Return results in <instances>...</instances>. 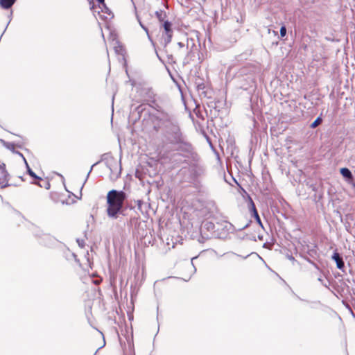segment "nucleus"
Listing matches in <instances>:
<instances>
[{"mask_svg": "<svg viewBox=\"0 0 355 355\" xmlns=\"http://www.w3.org/2000/svg\"><path fill=\"white\" fill-rule=\"evenodd\" d=\"M94 283H95V284H98V281H95V282H94Z\"/></svg>", "mask_w": 355, "mask_h": 355, "instance_id": "a878e982", "label": "nucleus"}, {"mask_svg": "<svg viewBox=\"0 0 355 355\" xmlns=\"http://www.w3.org/2000/svg\"><path fill=\"white\" fill-rule=\"evenodd\" d=\"M171 23L168 21H165L163 24L164 33L162 34V40L164 43V46L168 45L171 42L173 36V31L171 29Z\"/></svg>", "mask_w": 355, "mask_h": 355, "instance_id": "20e7f679", "label": "nucleus"}, {"mask_svg": "<svg viewBox=\"0 0 355 355\" xmlns=\"http://www.w3.org/2000/svg\"><path fill=\"white\" fill-rule=\"evenodd\" d=\"M154 108L155 113L153 114V115L159 121V125H166L168 123L173 124V116L171 114L163 110L162 108L157 105H156Z\"/></svg>", "mask_w": 355, "mask_h": 355, "instance_id": "7ed1b4c3", "label": "nucleus"}, {"mask_svg": "<svg viewBox=\"0 0 355 355\" xmlns=\"http://www.w3.org/2000/svg\"><path fill=\"white\" fill-rule=\"evenodd\" d=\"M250 209L252 211L253 216H254V218H256V220L259 223V224L262 227L263 225L261 222V219H260L258 212L256 209L254 203L251 198H250Z\"/></svg>", "mask_w": 355, "mask_h": 355, "instance_id": "0eeeda50", "label": "nucleus"}, {"mask_svg": "<svg viewBox=\"0 0 355 355\" xmlns=\"http://www.w3.org/2000/svg\"><path fill=\"white\" fill-rule=\"evenodd\" d=\"M20 155H21V156L23 157V159H24V162H25V163H26V167H27V171H28V174H29L32 178H35V179L41 180V178H39L38 176H37V175H35V173H34V172L31 169V168L29 167V166H28V163H27L26 160V159H25V158L23 157V155H22L21 154H20Z\"/></svg>", "mask_w": 355, "mask_h": 355, "instance_id": "9d476101", "label": "nucleus"}, {"mask_svg": "<svg viewBox=\"0 0 355 355\" xmlns=\"http://www.w3.org/2000/svg\"><path fill=\"white\" fill-rule=\"evenodd\" d=\"M332 259L336 261V266L338 269L342 270L345 267V263L343 260V258L337 252H335L334 253Z\"/></svg>", "mask_w": 355, "mask_h": 355, "instance_id": "423d86ee", "label": "nucleus"}, {"mask_svg": "<svg viewBox=\"0 0 355 355\" xmlns=\"http://www.w3.org/2000/svg\"><path fill=\"white\" fill-rule=\"evenodd\" d=\"M129 347H130V349L132 350V348H133V345H132V344L130 343H129Z\"/></svg>", "mask_w": 355, "mask_h": 355, "instance_id": "5701e85b", "label": "nucleus"}, {"mask_svg": "<svg viewBox=\"0 0 355 355\" xmlns=\"http://www.w3.org/2000/svg\"><path fill=\"white\" fill-rule=\"evenodd\" d=\"M140 25L142 27V28L146 32V33L148 35V37L150 39V35H149V33H148V28L146 27H145L144 26H143V24L141 22H140Z\"/></svg>", "mask_w": 355, "mask_h": 355, "instance_id": "dca6fc26", "label": "nucleus"}, {"mask_svg": "<svg viewBox=\"0 0 355 355\" xmlns=\"http://www.w3.org/2000/svg\"><path fill=\"white\" fill-rule=\"evenodd\" d=\"M155 15L160 21H164L166 17V13L162 10L156 11Z\"/></svg>", "mask_w": 355, "mask_h": 355, "instance_id": "f8f14e48", "label": "nucleus"}, {"mask_svg": "<svg viewBox=\"0 0 355 355\" xmlns=\"http://www.w3.org/2000/svg\"><path fill=\"white\" fill-rule=\"evenodd\" d=\"M340 173L342 174V175L346 178H352V174L351 173V171L347 168H343L340 169Z\"/></svg>", "mask_w": 355, "mask_h": 355, "instance_id": "9b49d317", "label": "nucleus"}, {"mask_svg": "<svg viewBox=\"0 0 355 355\" xmlns=\"http://www.w3.org/2000/svg\"><path fill=\"white\" fill-rule=\"evenodd\" d=\"M92 168H93V166L91 167V168H90L89 171L88 172V173H87V178H86V180L88 178L89 175V174H90V173H91V171H92Z\"/></svg>", "mask_w": 355, "mask_h": 355, "instance_id": "412c9836", "label": "nucleus"}, {"mask_svg": "<svg viewBox=\"0 0 355 355\" xmlns=\"http://www.w3.org/2000/svg\"><path fill=\"white\" fill-rule=\"evenodd\" d=\"M322 122V119L320 117H318L311 125V128H315Z\"/></svg>", "mask_w": 355, "mask_h": 355, "instance_id": "ddd939ff", "label": "nucleus"}, {"mask_svg": "<svg viewBox=\"0 0 355 355\" xmlns=\"http://www.w3.org/2000/svg\"><path fill=\"white\" fill-rule=\"evenodd\" d=\"M37 184H38L40 187H43V185H42V184H40V183H37Z\"/></svg>", "mask_w": 355, "mask_h": 355, "instance_id": "393cba45", "label": "nucleus"}, {"mask_svg": "<svg viewBox=\"0 0 355 355\" xmlns=\"http://www.w3.org/2000/svg\"><path fill=\"white\" fill-rule=\"evenodd\" d=\"M105 340L103 339V345L101 347H99V349H101V348H102L103 347H104V346H105Z\"/></svg>", "mask_w": 355, "mask_h": 355, "instance_id": "b1692460", "label": "nucleus"}, {"mask_svg": "<svg viewBox=\"0 0 355 355\" xmlns=\"http://www.w3.org/2000/svg\"><path fill=\"white\" fill-rule=\"evenodd\" d=\"M16 0H0V5L5 9L10 8Z\"/></svg>", "mask_w": 355, "mask_h": 355, "instance_id": "6e6552de", "label": "nucleus"}, {"mask_svg": "<svg viewBox=\"0 0 355 355\" xmlns=\"http://www.w3.org/2000/svg\"><path fill=\"white\" fill-rule=\"evenodd\" d=\"M45 184H46V185L44 186V187H45V188H46V189H49V187H50L49 183V182H45Z\"/></svg>", "mask_w": 355, "mask_h": 355, "instance_id": "aec40b11", "label": "nucleus"}, {"mask_svg": "<svg viewBox=\"0 0 355 355\" xmlns=\"http://www.w3.org/2000/svg\"><path fill=\"white\" fill-rule=\"evenodd\" d=\"M288 259H289L290 260H292V261H295V259H294V257H293L292 256H291V257H288Z\"/></svg>", "mask_w": 355, "mask_h": 355, "instance_id": "4be33fe9", "label": "nucleus"}, {"mask_svg": "<svg viewBox=\"0 0 355 355\" xmlns=\"http://www.w3.org/2000/svg\"><path fill=\"white\" fill-rule=\"evenodd\" d=\"M127 195L123 191L112 189L107 195V214L110 218H116L121 212Z\"/></svg>", "mask_w": 355, "mask_h": 355, "instance_id": "f257e3e1", "label": "nucleus"}, {"mask_svg": "<svg viewBox=\"0 0 355 355\" xmlns=\"http://www.w3.org/2000/svg\"><path fill=\"white\" fill-rule=\"evenodd\" d=\"M172 144L178 145L177 150L184 152H190L191 150V146L183 141V137L179 128L176 125L174 126L173 139H171Z\"/></svg>", "mask_w": 355, "mask_h": 355, "instance_id": "f03ea898", "label": "nucleus"}, {"mask_svg": "<svg viewBox=\"0 0 355 355\" xmlns=\"http://www.w3.org/2000/svg\"><path fill=\"white\" fill-rule=\"evenodd\" d=\"M119 48L120 49V50H119L117 47H115V51L117 53H120V51H122L121 46H119Z\"/></svg>", "mask_w": 355, "mask_h": 355, "instance_id": "a211bd4d", "label": "nucleus"}, {"mask_svg": "<svg viewBox=\"0 0 355 355\" xmlns=\"http://www.w3.org/2000/svg\"><path fill=\"white\" fill-rule=\"evenodd\" d=\"M286 34V28L285 26H282L280 28V35L282 37H284Z\"/></svg>", "mask_w": 355, "mask_h": 355, "instance_id": "4468645a", "label": "nucleus"}, {"mask_svg": "<svg viewBox=\"0 0 355 355\" xmlns=\"http://www.w3.org/2000/svg\"><path fill=\"white\" fill-rule=\"evenodd\" d=\"M97 1L98 2V3L102 6L103 7H104V8L106 10H108V9L106 8L105 6V0H97Z\"/></svg>", "mask_w": 355, "mask_h": 355, "instance_id": "2eb2a0df", "label": "nucleus"}, {"mask_svg": "<svg viewBox=\"0 0 355 355\" xmlns=\"http://www.w3.org/2000/svg\"><path fill=\"white\" fill-rule=\"evenodd\" d=\"M309 262L311 263L314 267L316 269V272H315V275L318 276V280L321 282L322 284L324 285V281L320 275V273L322 272V271L320 270V269L319 268V267L318 266V265L316 263H315L313 261H311L310 259H309Z\"/></svg>", "mask_w": 355, "mask_h": 355, "instance_id": "1a4fd4ad", "label": "nucleus"}, {"mask_svg": "<svg viewBox=\"0 0 355 355\" xmlns=\"http://www.w3.org/2000/svg\"><path fill=\"white\" fill-rule=\"evenodd\" d=\"M77 242L78 243V245H79L80 247H82V248H83V247L84 246V245H83V241L80 242V241L78 239V240H77Z\"/></svg>", "mask_w": 355, "mask_h": 355, "instance_id": "6ab92c4d", "label": "nucleus"}, {"mask_svg": "<svg viewBox=\"0 0 355 355\" xmlns=\"http://www.w3.org/2000/svg\"><path fill=\"white\" fill-rule=\"evenodd\" d=\"M8 174L5 168V165H0V187H6L8 182Z\"/></svg>", "mask_w": 355, "mask_h": 355, "instance_id": "39448f33", "label": "nucleus"}, {"mask_svg": "<svg viewBox=\"0 0 355 355\" xmlns=\"http://www.w3.org/2000/svg\"><path fill=\"white\" fill-rule=\"evenodd\" d=\"M178 46L180 48H182V47L184 46V44L182 42H180L178 43Z\"/></svg>", "mask_w": 355, "mask_h": 355, "instance_id": "f3484780", "label": "nucleus"}]
</instances>
